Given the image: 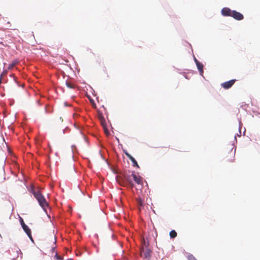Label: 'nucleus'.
I'll return each instance as SVG.
<instances>
[{
    "label": "nucleus",
    "instance_id": "12",
    "mask_svg": "<svg viewBox=\"0 0 260 260\" xmlns=\"http://www.w3.org/2000/svg\"><path fill=\"white\" fill-rule=\"evenodd\" d=\"M18 62L17 60H15L13 62L10 63L8 66V69L9 70L12 69L18 63Z\"/></svg>",
    "mask_w": 260,
    "mask_h": 260
},
{
    "label": "nucleus",
    "instance_id": "7",
    "mask_svg": "<svg viewBox=\"0 0 260 260\" xmlns=\"http://www.w3.org/2000/svg\"><path fill=\"white\" fill-rule=\"evenodd\" d=\"M133 181L138 184H142V178L140 176H137L135 173L133 174Z\"/></svg>",
    "mask_w": 260,
    "mask_h": 260
},
{
    "label": "nucleus",
    "instance_id": "18",
    "mask_svg": "<svg viewBox=\"0 0 260 260\" xmlns=\"http://www.w3.org/2000/svg\"><path fill=\"white\" fill-rule=\"evenodd\" d=\"M63 121V118L62 117H60L58 119H57V121L58 123H61Z\"/></svg>",
    "mask_w": 260,
    "mask_h": 260
},
{
    "label": "nucleus",
    "instance_id": "9",
    "mask_svg": "<svg viewBox=\"0 0 260 260\" xmlns=\"http://www.w3.org/2000/svg\"><path fill=\"white\" fill-rule=\"evenodd\" d=\"M195 62L196 63L197 66L198 67V69L200 73L201 74H202L203 73V64L200 62L197 59L195 58Z\"/></svg>",
    "mask_w": 260,
    "mask_h": 260
},
{
    "label": "nucleus",
    "instance_id": "16",
    "mask_svg": "<svg viewBox=\"0 0 260 260\" xmlns=\"http://www.w3.org/2000/svg\"><path fill=\"white\" fill-rule=\"evenodd\" d=\"M187 258H188V260H197V259L195 258V257H194L193 255H192V254H189V255L188 256Z\"/></svg>",
    "mask_w": 260,
    "mask_h": 260
},
{
    "label": "nucleus",
    "instance_id": "8",
    "mask_svg": "<svg viewBox=\"0 0 260 260\" xmlns=\"http://www.w3.org/2000/svg\"><path fill=\"white\" fill-rule=\"evenodd\" d=\"M24 225V226L22 227L23 230L25 231V232L27 235V236L29 237V238L31 240H32L31 234V230L26 225Z\"/></svg>",
    "mask_w": 260,
    "mask_h": 260
},
{
    "label": "nucleus",
    "instance_id": "13",
    "mask_svg": "<svg viewBox=\"0 0 260 260\" xmlns=\"http://www.w3.org/2000/svg\"><path fill=\"white\" fill-rule=\"evenodd\" d=\"M177 235L176 232L175 230H172L170 232V236L171 238H175Z\"/></svg>",
    "mask_w": 260,
    "mask_h": 260
},
{
    "label": "nucleus",
    "instance_id": "5",
    "mask_svg": "<svg viewBox=\"0 0 260 260\" xmlns=\"http://www.w3.org/2000/svg\"><path fill=\"white\" fill-rule=\"evenodd\" d=\"M125 154L126 155V156L131 160L134 167H137V168H139V166L137 161L130 154H129L128 152H125Z\"/></svg>",
    "mask_w": 260,
    "mask_h": 260
},
{
    "label": "nucleus",
    "instance_id": "2",
    "mask_svg": "<svg viewBox=\"0 0 260 260\" xmlns=\"http://www.w3.org/2000/svg\"><path fill=\"white\" fill-rule=\"evenodd\" d=\"M32 193L34 194L35 198L38 201L40 205L43 208H45L46 207L48 206V203L44 197L42 195V194L40 192V190L35 191L34 190H32Z\"/></svg>",
    "mask_w": 260,
    "mask_h": 260
},
{
    "label": "nucleus",
    "instance_id": "6",
    "mask_svg": "<svg viewBox=\"0 0 260 260\" xmlns=\"http://www.w3.org/2000/svg\"><path fill=\"white\" fill-rule=\"evenodd\" d=\"M151 251L147 248L146 249H143L141 251V255L143 256L145 258H149L150 256Z\"/></svg>",
    "mask_w": 260,
    "mask_h": 260
},
{
    "label": "nucleus",
    "instance_id": "10",
    "mask_svg": "<svg viewBox=\"0 0 260 260\" xmlns=\"http://www.w3.org/2000/svg\"><path fill=\"white\" fill-rule=\"evenodd\" d=\"M234 156H235V152L233 151V150L231 149L230 150V152L229 154V155L227 156V161L229 162H233L234 160Z\"/></svg>",
    "mask_w": 260,
    "mask_h": 260
},
{
    "label": "nucleus",
    "instance_id": "14",
    "mask_svg": "<svg viewBox=\"0 0 260 260\" xmlns=\"http://www.w3.org/2000/svg\"><path fill=\"white\" fill-rule=\"evenodd\" d=\"M137 202L138 204L140 206H141V207L143 206V200L141 198L137 199Z\"/></svg>",
    "mask_w": 260,
    "mask_h": 260
},
{
    "label": "nucleus",
    "instance_id": "3",
    "mask_svg": "<svg viewBox=\"0 0 260 260\" xmlns=\"http://www.w3.org/2000/svg\"><path fill=\"white\" fill-rule=\"evenodd\" d=\"M133 174H134V172H132V174H124V179L126 181V183H127L131 187H133L134 186V184L133 183Z\"/></svg>",
    "mask_w": 260,
    "mask_h": 260
},
{
    "label": "nucleus",
    "instance_id": "11",
    "mask_svg": "<svg viewBox=\"0 0 260 260\" xmlns=\"http://www.w3.org/2000/svg\"><path fill=\"white\" fill-rule=\"evenodd\" d=\"M98 118L100 120L101 124L104 127L106 125V121L102 113H99Z\"/></svg>",
    "mask_w": 260,
    "mask_h": 260
},
{
    "label": "nucleus",
    "instance_id": "4",
    "mask_svg": "<svg viewBox=\"0 0 260 260\" xmlns=\"http://www.w3.org/2000/svg\"><path fill=\"white\" fill-rule=\"evenodd\" d=\"M235 81H236V80H235V79L231 80L229 81H227V82L222 83L221 86L224 89H227L231 88L234 85Z\"/></svg>",
    "mask_w": 260,
    "mask_h": 260
},
{
    "label": "nucleus",
    "instance_id": "15",
    "mask_svg": "<svg viewBox=\"0 0 260 260\" xmlns=\"http://www.w3.org/2000/svg\"><path fill=\"white\" fill-rule=\"evenodd\" d=\"M66 85L68 86V87L70 88H74V85L69 83V82H66Z\"/></svg>",
    "mask_w": 260,
    "mask_h": 260
},
{
    "label": "nucleus",
    "instance_id": "21",
    "mask_svg": "<svg viewBox=\"0 0 260 260\" xmlns=\"http://www.w3.org/2000/svg\"><path fill=\"white\" fill-rule=\"evenodd\" d=\"M1 83V79H0V83Z\"/></svg>",
    "mask_w": 260,
    "mask_h": 260
},
{
    "label": "nucleus",
    "instance_id": "19",
    "mask_svg": "<svg viewBox=\"0 0 260 260\" xmlns=\"http://www.w3.org/2000/svg\"><path fill=\"white\" fill-rule=\"evenodd\" d=\"M55 258H56L57 259L62 260L61 257L58 255L57 253L55 255Z\"/></svg>",
    "mask_w": 260,
    "mask_h": 260
},
{
    "label": "nucleus",
    "instance_id": "1",
    "mask_svg": "<svg viewBox=\"0 0 260 260\" xmlns=\"http://www.w3.org/2000/svg\"><path fill=\"white\" fill-rule=\"evenodd\" d=\"M221 14L224 16L232 17L237 20H241L244 18L243 15L240 12L231 10L230 8L226 7L223 8L221 10Z\"/></svg>",
    "mask_w": 260,
    "mask_h": 260
},
{
    "label": "nucleus",
    "instance_id": "20",
    "mask_svg": "<svg viewBox=\"0 0 260 260\" xmlns=\"http://www.w3.org/2000/svg\"><path fill=\"white\" fill-rule=\"evenodd\" d=\"M105 134H106V135H107V136H108L110 134L109 132L107 129H105Z\"/></svg>",
    "mask_w": 260,
    "mask_h": 260
},
{
    "label": "nucleus",
    "instance_id": "17",
    "mask_svg": "<svg viewBox=\"0 0 260 260\" xmlns=\"http://www.w3.org/2000/svg\"><path fill=\"white\" fill-rule=\"evenodd\" d=\"M20 222L21 225V226H22V228L23 226H24V225H26V224H25V223H24V221H23V219H22V218H20Z\"/></svg>",
    "mask_w": 260,
    "mask_h": 260
}]
</instances>
